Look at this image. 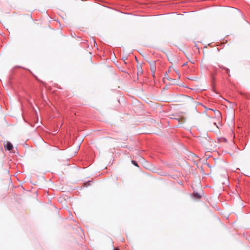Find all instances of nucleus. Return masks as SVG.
Returning <instances> with one entry per match:
<instances>
[{"mask_svg":"<svg viewBox=\"0 0 250 250\" xmlns=\"http://www.w3.org/2000/svg\"><path fill=\"white\" fill-rule=\"evenodd\" d=\"M13 145L10 142H8L6 146H5V148L6 149L8 150H11L13 149Z\"/></svg>","mask_w":250,"mask_h":250,"instance_id":"nucleus-1","label":"nucleus"},{"mask_svg":"<svg viewBox=\"0 0 250 250\" xmlns=\"http://www.w3.org/2000/svg\"><path fill=\"white\" fill-rule=\"evenodd\" d=\"M220 68H223L225 70H226L227 71V72L228 73V71H229V70L228 69V68H226L225 67H223L222 66H219Z\"/></svg>","mask_w":250,"mask_h":250,"instance_id":"nucleus-4","label":"nucleus"},{"mask_svg":"<svg viewBox=\"0 0 250 250\" xmlns=\"http://www.w3.org/2000/svg\"><path fill=\"white\" fill-rule=\"evenodd\" d=\"M132 163L135 166H137V167H138V164L137 163V162L135 161H132Z\"/></svg>","mask_w":250,"mask_h":250,"instance_id":"nucleus-3","label":"nucleus"},{"mask_svg":"<svg viewBox=\"0 0 250 250\" xmlns=\"http://www.w3.org/2000/svg\"><path fill=\"white\" fill-rule=\"evenodd\" d=\"M193 196L197 199H199L201 198V196L197 192H194L193 193Z\"/></svg>","mask_w":250,"mask_h":250,"instance_id":"nucleus-2","label":"nucleus"},{"mask_svg":"<svg viewBox=\"0 0 250 250\" xmlns=\"http://www.w3.org/2000/svg\"><path fill=\"white\" fill-rule=\"evenodd\" d=\"M114 250H120L118 248H116L114 249Z\"/></svg>","mask_w":250,"mask_h":250,"instance_id":"nucleus-5","label":"nucleus"}]
</instances>
